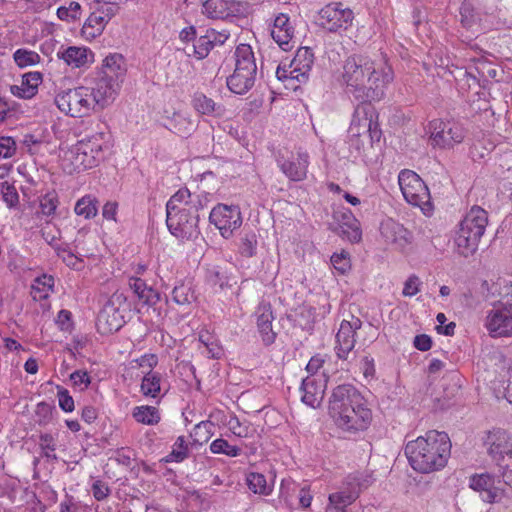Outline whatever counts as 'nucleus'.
I'll use <instances>...</instances> for the list:
<instances>
[{
	"label": "nucleus",
	"mask_w": 512,
	"mask_h": 512,
	"mask_svg": "<svg viewBox=\"0 0 512 512\" xmlns=\"http://www.w3.org/2000/svg\"><path fill=\"white\" fill-rule=\"evenodd\" d=\"M54 278L51 275L43 274L37 277L33 284L32 290L39 292L40 298H47L50 291H53Z\"/></svg>",
	"instance_id": "obj_46"
},
{
	"label": "nucleus",
	"mask_w": 512,
	"mask_h": 512,
	"mask_svg": "<svg viewBox=\"0 0 512 512\" xmlns=\"http://www.w3.org/2000/svg\"><path fill=\"white\" fill-rule=\"evenodd\" d=\"M209 220L224 238L231 237L242 224L240 209L234 205L218 204L210 212Z\"/></svg>",
	"instance_id": "obj_11"
},
{
	"label": "nucleus",
	"mask_w": 512,
	"mask_h": 512,
	"mask_svg": "<svg viewBox=\"0 0 512 512\" xmlns=\"http://www.w3.org/2000/svg\"><path fill=\"white\" fill-rule=\"evenodd\" d=\"M58 401L60 408L65 412H72L74 410V400L69 395L68 390L58 387Z\"/></svg>",
	"instance_id": "obj_61"
},
{
	"label": "nucleus",
	"mask_w": 512,
	"mask_h": 512,
	"mask_svg": "<svg viewBox=\"0 0 512 512\" xmlns=\"http://www.w3.org/2000/svg\"><path fill=\"white\" fill-rule=\"evenodd\" d=\"M0 192L4 202L9 208L16 207L19 203V195L14 185L3 182L0 185Z\"/></svg>",
	"instance_id": "obj_50"
},
{
	"label": "nucleus",
	"mask_w": 512,
	"mask_h": 512,
	"mask_svg": "<svg viewBox=\"0 0 512 512\" xmlns=\"http://www.w3.org/2000/svg\"><path fill=\"white\" fill-rule=\"evenodd\" d=\"M105 133L98 132L84 138L64 152L62 167L69 174L93 168L104 157Z\"/></svg>",
	"instance_id": "obj_4"
},
{
	"label": "nucleus",
	"mask_w": 512,
	"mask_h": 512,
	"mask_svg": "<svg viewBox=\"0 0 512 512\" xmlns=\"http://www.w3.org/2000/svg\"><path fill=\"white\" fill-rule=\"evenodd\" d=\"M343 217L347 219V221L341 225V235L352 243L359 242L362 238V231L358 220L354 218L352 214H344Z\"/></svg>",
	"instance_id": "obj_39"
},
{
	"label": "nucleus",
	"mask_w": 512,
	"mask_h": 512,
	"mask_svg": "<svg viewBox=\"0 0 512 512\" xmlns=\"http://www.w3.org/2000/svg\"><path fill=\"white\" fill-rule=\"evenodd\" d=\"M461 23L464 27L469 28L474 23V8L470 2L464 1L460 6Z\"/></svg>",
	"instance_id": "obj_57"
},
{
	"label": "nucleus",
	"mask_w": 512,
	"mask_h": 512,
	"mask_svg": "<svg viewBox=\"0 0 512 512\" xmlns=\"http://www.w3.org/2000/svg\"><path fill=\"white\" fill-rule=\"evenodd\" d=\"M126 302H127V298L124 295V293L120 292V291H115L110 296V298L108 299V301L106 302L105 305L106 306H111V308H115L118 311L124 312L125 311Z\"/></svg>",
	"instance_id": "obj_62"
},
{
	"label": "nucleus",
	"mask_w": 512,
	"mask_h": 512,
	"mask_svg": "<svg viewBox=\"0 0 512 512\" xmlns=\"http://www.w3.org/2000/svg\"><path fill=\"white\" fill-rule=\"evenodd\" d=\"M294 35V27L290 23L288 15L280 13L274 19L271 30L273 40L283 49H290V42Z\"/></svg>",
	"instance_id": "obj_24"
},
{
	"label": "nucleus",
	"mask_w": 512,
	"mask_h": 512,
	"mask_svg": "<svg viewBox=\"0 0 512 512\" xmlns=\"http://www.w3.org/2000/svg\"><path fill=\"white\" fill-rule=\"evenodd\" d=\"M485 444L488 446V455L497 466L512 461V433L494 429L488 433Z\"/></svg>",
	"instance_id": "obj_12"
},
{
	"label": "nucleus",
	"mask_w": 512,
	"mask_h": 512,
	"mask_svg": "<svg viewBox=\"0 0 512 512\" xmlns=\"http://www.w3.org/2000/svg\"><path fill=\"white\" fill-rule=\"evenodd\" d=\"M502 370L500 372V379L494 382L495 388L502 394L510 403L512 402V361L506 360L502 356Z\"/></svg>",
	"instance_id": "obj_30"
},
{
	"label": "nucleus",
	"mask_w": 512,
	"mask_h": 512,
	"mask_svg": "<svg viewBox=\"0 0 512 512\" xmlns=\"http://www.w3.org/2000/svg\"><path fill=\"white\" fill-rule=\"evenodd\" d=\"M242 6L236 0H206L202 5V13L210 19H227L235 17Z\"/></svg>",
	"instance_id": "obj_20"
},
{
	"label": "nucleus",
	"mask_w": 512,
	"mask_h": 512,
	"mask_svg": "<svg viewBox=\"0 0 512 512\" xmlns=\"http://www.w3.org/2000/svg\"><path fill=\"white\" fill-rule=\"evenodd\" d=\"M487 224V212L479 206H473L465 215L455 237V244L462 256L468 257L476 252Z\"/></svg>",
	"instance_id": "obj_5"
},
{
	"label": "nucleus",
	"mask_w": 512,
	"mask_h": 512,
	"mask_svg": "<svg viewBox=\"0 0 512 512\" xmlns=\"http://www.w3.org/2000/svg\"><path fill=\"white\" fill-rule=\"evenodd\" d=\"M328 409L336 426L345 432L364 431L372 421L371 409L351 384H341L332 390Z\"/></svg>",
	"instance_id": "obj_2"
},
{
	"label": "nucleus",
	"mask_w": 512,
	"mask_h": 512,
	"mask_svg": "<svg viewBox=\"0 0 512 512\" xmlns=\"http://www.w3.org/2000/svg\"><path fill=\"white\" fill-rule=\"evenodd\" d=\"M246 482L248 488L255 494L268 495L271 492V487L267 484L265 476L261 473H248Z\"/></svg>",
	"instance_id": "obj_41"
},
{
	"label": "nucleus",
	"mask_w": 512,
	"mask_h": 512,
	"mask_svg": "<svg viewBox=\"0 0 512 512\" xmlns=\"http://www.w3.org/2000/svg\"><path fill=\"white\" fill-rule=\"evenodd\" d=\"M362 327V321L355 316L351 320H342L335 336L334 351L336 357L342 361H349L355 355L356 333Z\"/></svg>",
	"instance_id": "obj_8"
},
{
	"label": "nucleus",
	"mask_w": 512,
	"mask_h": 512,
	"mask_svg": "<svg viewBox=\"0 0 512 512\" xmlns=\"http://www.w3.org/2000/svg\"><path fill=\"white\" fill-rule=\"evenodd\" d=\"M123 57L119 54H112L107 56L102 65V75L110 79L116 78L119 82H122V78L125 73L123 68Z\"/></svg>",
	"instance_id": "obj_32"
},
{
	"label": "nucleus",
	"mask_w": 512,
	"mask_h": 512,
	"mask_svg": "<svg viewBox=\"0 0 512 512\" xmlns=\"http://www.w3.org/2000/svg\"><path fill=\"white\" fill-rule=\"evenodd\" d=\"M107 23V19H105V17L99 12H92L86 19L83 29L86 30L88 28H92L94 29V32H91L90 34L92 36L99 35L104 30Z\"/></svg>",
	"instance_id": "obj_48"
},
{
	"label": "nucleus",
	"mask_w": 512,
	"mask_h": 512,
	"mask_svg": "<svg viewBox=\"0 0 512 512\" xmlns=\"http://www.w3.org/2000/svg\"><path fill=\"white\" fill-rule=\"evenodd\" d=\"M331 264L338 272L345 274L351 267L348 253L344 251L341 253H334L331 256Z\"/></svg>",
	"instance_id": "obj_53"
},
{
	"label": "nucleus",
	"mask_w": 512,
	"mask_h": 512,
	"mask_svg": "<svg viewBox=\"0 0 512 512\" xmlns=\"http://www.w3.org/2000/svg\"><path fill=\"white\" fill-rule=\"evenodd\" d=\"M124 323L123 312L111 306L104 305L97 317V327L104 334L118 331Z\"/></svg>",
	"instance_id": "obj_26"
},
{
	"label": "nucleus",
	"mask_w": 512,
	"mask_h": 512,
	"mask_svg": "<svg viewBox=\"0 0 512 512\" xmlns=\"http://www.w3.org/2000/svg\"><path fill=\"white\" fill-rule=\"evenodd\" d=\"M132 416L138 423L145 425H156L161 419L158 409L148 405L135 407Z\"/></svg>",
	"instance_id": "obj_37"
},
{
	"label": "nucleus",
	"mask_w": 512,
	"mask_h": 512,
	"mask_svg": "<svg viewBox=\"0 0 512 512\" xmlns=\"http://www.w3.org/2000/svg\"><path fill=\"white\" fill-rule=\"evenodd\" d=\"M380 233L385 242L394 245L400 251H404L412 243V233L393 219L381 223Z\"/></svg>",
	"instance_id": "obj_16"
},
{
	"label": "nucleus",
	"mask_w": 512,
	"mask_h": 512,
	"mask_svg": "<svg viewBox=\"0 0 512 512\" xmlns=\"http://www.w3.org/2000/svg\"><path fill=\"white\" fill-rule=\"evenodd\" d=\"M405 454L411 467L419 473H431L444 468L451 454V442L445 432L428 431L409 441Z\"/></svg>",
	"instance_id": "obj_3"
},
{
	"label": "nucleus",
	"mask_w": 512,
	"mask_h": 512,
	"mask_svg": "<svg viewBox=\"0 0 512 512\" xmlns=\"http://www.w3.org/2000/svg\"><path fill=\"white\" fill-rule=\"evenodd\" d=\"M393 78V71L386 62L356 54L344 61L341 75L346 93L361 104L382 100Z\"/></svg>",
	"instance_id": "obj_1"
},
{
	"label": "nucleus",
	"mask_w": 512,
	"mask_h": 512,
	"mask_svg": "<svg viewBox=\"0 0 512 512\" xmlns=\"http://www.w3.org/2000/svg\"><path fill=\"white\" fill-rule=\"evenodd\" d=\"M137 298L144 305L154 306L161 300V295L158 291L146 284L145 290H143V293H139Z\"/></svg>",
	"instance_id": "obj_54"
},
{
	"label": "nucleus",
	"mask_w": 512,
	"mask_h": 512,
	"mask_svg": "<svg viewBox=\"0 0 512 512\" xmlns=\"http://www.w3.org/2000/svg\"><path fill=\"white\" fill-rule=\"evenodd\" d=\"M74 211L85 219L94 218L98 213V200L91 195H85L76 202Z\"/></svg>",
	"instance_id": "obj_38"
},
{
	"label": "nucleus",
	"mask_w": 512,
	"mask_h": 512,
	"mask_svg": "<svg viewBox=\"0 0 512 512\" xmlns=\"http://www.w3.org/2000/svg\"><path fill=\"white\" fill-rule=\"evenodd\" d=\"M13 58L20 68L36 65L40 62V56L35 51L18 49L14 52Z\"/></svg>",
	"instance_id": "obj_42"
},
{
	"label": "nucleus",
	"mask_w": 512,
	"mask_h": 512,
	"mask_svg": "<svg viewBox=\"0 0 512 512\" xmlns=\"http://www.w3.org/2000/svg\"><path fill=\"white\" fill-rule=\"evenodd\" d=\"M314 63V55L310 48H299L294 59L290 63V75L296 79L297 82L303 83L308 79V73Z\"/></svg>",
	"instance_id": "obj_21"
},
{
	"label": "nucleus",
	"mask_w": 512,
	"mask_h": 512,
	"mask_svg": "<svg viewBox=\"0 0 512 512\" xmlns=\"http://www.w3.org/2000/svg\"><path fill=\"white\" fill-rule=\"evenodd\" d=\"M52 407L46 402H40L36 407V417L39 425H46L52 419Z\"/></svg>",
	"instance_id": "obj_56"
},
{
	"label": "nucleus",
	"mask_w": 512,
	"mask_h": 512,
	"mask_svg": "<svg viewBox=\"0 0 512 512\" xmlns=\"http://www.w3.org/2000/svg\"><path fill=\"white\" fill-rule=\"evenodd\" d=\"M58 206V199L54 193L46 194L40 201V208L43 215H53Z\"/></svg>",
	"instance_id": "obj_55"
},
{
	"label": "nucleus",
	"mask_w": 512,
	"mask_h": 512,
	"mask_svg": "<svg viewBox=\"0 0 512 512\" xmlns=\"http://www.w3.org/2000/svg\"><path fill=\"white\" fill-rule=\"evenodd\" d=\"M257 317V327L262 336L265 345L274 343L276 333L272 329V321L274 319L272 307L270 303H261L255 312Z\"/></svg>",
	"instance_id": "obj_23"
},
{
	"label": "nucleus",
	"mask_w": 512,
	"mask_h": 512,
	"mask_svg": "<svg viewBox=\"0 0 512 512\" xmlns=\"http://www.w3.org/2000/svg\"><path fill=\"white\" fill-rule=\"evenodd\" d=\"M174 265L170 260H163L157 268V276L163 286L168 287L169 283L174 279Z\"/></svg>",
	"instance_id": "obj_52"
},
{
	"label": "nucleus",
	"mask_w": 512,
	"mask_h": 512,
	"mask_svg": "<svg viewBox=\"0 0 512 512\" xmlns=\"http://www.w3.org/2000/svg\"><path fill=\"white\" fill-rule=\"evenodd\" d=\"M41 82L42 74L40 72H29L22 76L21 85H12L10 90L14 96L30 99L37 93Z\"/></svg>",
	"instance_id": "obj_27"
},
{
	"label": "nucleus",
	"mask_w": 512,
	"mask_h": 512,
	"mask_svg": "<svg viewBox=\"0 0 512 512\" xmlns=\"http://www.w3.org/2000/svg\"><path fill=\"white\" fill-rule=\"evenodd\" d=\"M371 103H359L354 111L353 118L351 121L350 129L356 135H360L363 131H367L370 133L371 138L376 135V129H372V117H373V107L370 105Z\"/></svg>",
	"instance_id": "obj_22"
},
{
	"label": "nucleus",
	"mask_w": 512,
	"mask_h": 512,
	"mask_svg": "<svg viewBox=\"0 0 512 512\" xmlns=\"http://www.w3.org/2000/svg\"><path fill=\"white\" fill-rule=\"evenodd\" d=\"M421 280L416 275H411L404 283L402 294L405 297H412L420 291Z\"/></svg>",
	"instance_id": "obj_58"
},
{
	"label": "nucleus",
	"mask_w": 512,
	"mask_h": 512,
	"mask_svg": "<svg viewBox=\"0 0 512 512\" xmlns=\"http://www.w3.org/2000/svg\"><path fill=\"white\" fill-rule=\"evenodd\" d=\"M40 446L44 450V455L48 458L56 459V455L53 452L56 450V444L54 437L51 434H42L40 436Z\"/></svg>",
	"instance_id": "obj_59"
},
{
	"label": "nucleus",
	"mask_w": 512,
	"mask_h": 512,
	"mask_svg": "<svg viewBox=\"0 0 512 512\" xmlns=\"http://www.w3.org/2000/svg\"><path fill=\"white\" fill-rule=\"evenodd\" d=\"M486 327L493 337L512 335V316L502 303L488 313Z\"/></svg>",
	"instance_id": "obj_19"
},
{
	"label": "nucleus",
	"mask_w": 512,
	"mask_h": 512,
	"mask_svg": "<svg viewBox=\"0 0 512 512\" xmlns=\"http://www.w3.org/2000/svg\"><path fill=\"white\" fill-rule=\"evenodd\" d=\"M207 280L211 285L219 286L221 289L228 286V278L221 271L216 269L208 271Z\"/></svg>",
	"instance_id": "obj_63"
},
{
	"label": "nucleus",
	"mask_w": 512,
	"mask_h": 512,
	"mask_svg": "<svg viewBox=\"0 0 512 512\" xmlns=\"http://www.w3.org/2000/svg\"><path fill=\"white\" fill-rule=\"evenodd\" d=\"M194 109L202 115L221 117L225 113L223 105L216 103L213 99L203 93H195L192 99Z\"/></svg>",
	"instance_id": "obj_29"
},
{
	"label": "nucleus",
	"mask_w": 512,
	"mask_h": 512,
	"mask_svg": "<svg viewBox=\"0 0 512 512\" xmlns=\"http://www.w3.org/2000/svg\"><path fill=\"white\" fill-rule=\"evenodd\" d=\"M430 128L434 145L441 148L452 147L464 139L462 126L454 121L434 120L430 123Z\"/></svg>",
	"instance_id": "obj_13"
},
{
	"label": "nucleus",
	"mask_w": 512,
	"mask_h": 512,
	"mask_svg": "<svg viewBox=\"0 0 512 512\" xmlns=\"http://www.w3.org/2000/svg\"><path fill=\"white\" fill-rule=\"evenodd\" d=\"M16 152V143L12 137H0V157L10 158Z\"/></svg>",
	"instance_id": "obj_60"
},
{
	"label": "nucleus",
	"mask_w": 512,
	"mask_h": 512,
	"mask_svg": "<svg viewBox=\"0 0 512 512\" xmlns=\"http://www.w3.org/2000/svg\"><path fill=\"white\" fill-rule=\"evenodd\" d=\"M318 24L330 32L347 29L353 20V12L340 2L329 3L318 13Z\"/></svg>",
	"instance_id": "obj_10"
},
{
	"label": "nucleus",
	"mask_w": 512,
	"mask_h": 512,
	"mask_svg": "<svg viewBox=\"0 0 512 512\" xmlns=\"http://www.w3.org/2000/svg\"><path fill=\"white\" fill-rule=\"evenodd\" d=\"M308 154L298 152L296 156L280 163L282 172L292 181H302L306 178L308 168Z\"/></svg>",
	"instance_id": "obj_25"
},
{
	"label": "nucleus",
	"mask_w": 512,
	"mask_h": 512,
	"mask_svg": "<svg viewBox=\"0 0 512 512\" xmlns=\"http://www.w3.org/2000/svg\"><path fill=\"white\" fill-rule=\"evenodd\" d=\"M213 44L209 38L207 32L204 35L198 37L194 44V54L197 59H204L208 56L210 51L213 49Z\"/></svg>",
	"instance_id": "obj_49"
},
{
	"label": "nucleus",
	"mask_w": 512,
	"mask_h": 512,
	"mask_svg": "<svg viewBox=\"0 0 512 512\" xmlns=\"http://www.w3.org/2000/svg\"><path fill=\"white\" fill-rule=\"evenodd\" d=\"M162 375L156 371H147L141 382V392L144 396L156 398L161 392Z\"/></svg>",
	"instance_id": "obj_34"
},
{
	"label": "nucleus",
	"mask_w": 512,
	"mask_h": 512,
	"mask_svg": "<svg viewBox=\"0 0 512 512\" xmlns=\"http://www.w3.org/2000/svg\"><path fill=\"white\" fill-rule=\"evenodd\" d=\"M327 386V379L324 373L321 375H308L302 380L300 390L301 400L306 405L316 408L323 400Z\"/></svg>",
	"instance_id": "obj_15"
},
{
	"label": "nucleus",
	"mask_w": 512,
	"mask_h": 512,
	"mask_svg": "<svg viewBox=\"0 0 512 512\" xmlns=\"http://www.w3.org/2000/svg\"><path fill=\"white\" fill-rule=\"evenodd\" d=\"M55 104L60 111L71 117L88 116L97 111L89 87L80 86L56 95Z\"/></svg>",
	"instance_id": "obj_6"
},
{
	"label": "nucleus",
	"mask_w": 512,
	"mask_h": 512,
	"mask_svg": "<svg viewBox=\"0 0 512 512\" xmlns=\"http://www.w3.org/2000/svg\"><path fill=\"white\" fill-rule=\"evenodd\" d=\"M255 76L254 72L235 69L234 73L227 78V86L235 94H244L253 87Z\"/></svg>",
	"instance_id": "obj_28"
},
{
	"label": "nucleus",
	"mask_w": 512,
	"mask_h": 512,
	"mask_svg": "<svg viewBox=\"0 0 512 512\" xmlns=\"http://www.w3.org/2000/svg\"><path fill=\"white\" fill-rule=\"evenodd\" d=\"M192 198V194L187 188L179 189L167 202L166 204V212L174 211L182 209L179 205L185 204L190 205V199Z\"/></svg>",
	"instance_id": "obj_47"
},
{
	"label": "nucleus",
	"mask_w": 512,
	"mask_h": 512,
	"mask_svg": "<svg viewBox=\"0 0 512 512\" xmlns=\"http://www.w3.org/2000/svg\"><path fill=\"white\" fill-rule=\"evenodd\" d=\"M188 445L186 444L184 436H179L169 455L166 456V462H182L188 456Z\"/></svg>",
	"instance_id": "obj_43"
},
{
	"label": "nucleus",
	"mask_w": 512,
	"mask_h": 512,
	"mask_svg": "<svg viewBox=\"0 0 512 512\" xmlns=\"http://www.w3.org/2000/svg\"><path fill=\"white\" fill-rule=\"evenodd\" d=\"M120 83L116 78L110 79L102 75L94 87H89L97 111L102 110L115 99Z\"/></svg>",
	"instance_id": "obj_18"
},
{
	"label": "nucleus",
	"mask_w": 512,
	"mask_h": 512,
	"mask_svg": "<svg viewBox=\"0 0 512 512\" xmlns=\"http://www.w3.org/2000/svg\"><path fill=\"white\" fill-rule=\"evenodd\" d=\"M361 483L357 476H349L346 485L328 497L327 512H345L360 495Z\"/></svg>",
	"instance_id": "obj_14"
},
{
	"label": "nucleus",
	"mask_w": 512,
	"mask_h": 512,
	"mask_svg": "<svg viewBox=\"0 0 512 512\" xmlns=\"http://www.w3.org/2000/svg\"><path fill=\"white\" fill-rule=\"evenodd\" d=\"M210 450L214 454H225L229 457H236L240 455L241 449L238 446H233L227 440L218 438L210 445Z\"/></svg>",
	"instance_id": "obj_45"
},
{
	"label": "nucleus",
	"mask_w": 512,
	"mask_h": 512,
	"mask_svg": "<svg viewBox=\"0 0 512 512\" xmlns=\"http://www.w3.org/2000/svg\"><path fill=\"white\" fill-rule=\"evenodd\" d=\"M92 494L97 501H102L110 494V489L106 483L97 480L92 484Z\"/></svg>",
	"instance_id": "obj_64"
},
{
	"label": "nucleus",
	"mask_w": 512,
	"mask_h": 512,
	"mask_svg": "<svg viewBox=\"0 0 512 512\" xmlns=\"http://www.w3.org/2000/svg\"><path fill=\"white\" fill-rule=\"evenodd\" d=\"M196 129L194 121L181 113H175L172 119V130L174 133L186 137Z\"/></svg>",
	"instance_id": "obj_40"
},
{
	"label": "nucleus",
	"mask_w": 512,
	"mask_h": 512,
	"mask_svg": "<svg viewBox=\"0 0 512 512\" xmlns=\"http://www.w3.org/2000/svg\"><path fill=\"white\" fill-rule=\"evenodd\" d=\"M398 183L405 200L414 206L420 207L426 213L432 209L429 189L420 176L412 170H402L398 176Z\"/></svg>",
	"instance_id": "obj_7"
},
{
	"label": "nucleus",
	"mask_w": 512,
	"mask_h": 512,
	"mask_svg": "<svg viewBox=\"0 0 512 512\" xmlns=\"http://www.w3.org/2000/svg\"><path fill=\"white\" fill-rule=\"evenodd\" d=\"M172 300L179 306H187L196 300L191 281H181L171 292Z\"/></svg>",
	"instance_id": "obj_33"
},
{
	"label": "nucleus",
	"mask_w": 512,
	"mask_h": 512,
	"mask_svg": "<svg viewBox=\"0 0 512 512\" xmlns=\"http://www.w3.org/2000/svg\"><path fill=\"white\" fill-rule=\"evenodd\" d=\"M52 248L56 252L57 256L62 259V261L69 267L74 270H81L84 267L83 259L76 256L69 248V245L66 243H55L52 245Z\"/></svg>",
	"instance_id": "obj_36"
},
{
	"label": "nucleus",
	"mask_w": 512,
	"mask_h": 512,
	"mask_svg": "<svg viewBox=\"0 0 512 512\" xmlns=\"http://www.w3.org/2000/svg\"><path fill=\"white\" fill-rule=\"evenodd\" d=\"M58 56L68 65L79 68L88 61V49L84 47L71 46L63 52H58Z\"/></svg>",
	"instance_id": "obj_35"
},
{
	"label": "nucleus",
	"mask_w": 512,
	"mask_h": 512,
	"mask_svg": "<svg viewBox=\"0 0 512 512\" xmlns=\"http://www.w3.org/2000/svg\"><path fill=\"white\" fill-rule=\"evenodd\" d=\"M257 243V236L254 232L246 233L240 240V254L246 258L253 257L256 254Z\"/></svg>",
	"instance_id": "obj_44"
},
{
	"label": "nucleus",
	"mask_w": 512,
	"mask_h": 512,
	"mask_svg": "<svg viewBox=\"0 0 512 512\" xmlns=\"http://www.w3.org/2000/svg\"><path fill=\"white\" fill-rule=\"evenodd\" d=\"M235 69L246 70L256 73L257 66L255 63L254 53L248 44H240L235 50Z\"/></svg>",
	"instance_id": "obj_31"
},
{
	"label": "nucleus",
	"mask_w": 512,
	"mask_h": 512,
	"mask_svg": "<svg viewBox=\"0 0 512 512\" xmlns=\"http://www.w3.org/2000/svg\"><path fill=\"white\" fill-rule=\"evenodd\" d=\"M494 484V476L489 473L475 474L469 481L470 488L479 492L482 500L490 504L500 502L505 492Z\"/></svg>",
	"instance_id": "obj_17"
},
{
	"label": "nucleus",
	"mask_w": 512,
	"mask_h": 512,
	"mask_svg": "<svg viewBox=\"0 0 512 512\" xmlns=\"http://www.w3.org/2000/svg\"><path fill=\"white\" fill-rule=\"evenodd\" d=\"M81 6L78 2H71L68 7L61 6L57 9V16L63 21H74L79 18Z\"/></svg>",
	"instance_id": "obj_51"
},
{
	"label": "nucleus",
	"mask_w": 512,
	"mask_h": 512,
	"mask_svg": "<svg viewBox=\"0 0 512 512\" xmlns=\"http://www.w3.org/2000/svg\"><path fill=\"white\" fill-rule=\"evenodd\" d=\"M199 216L190 208L167 211L166 223L169 231L177 238L190 239L198 234Z\"/></svg>",
	"instance_id": "obj_9"
}]
</instances>
